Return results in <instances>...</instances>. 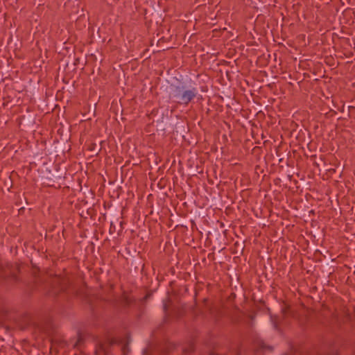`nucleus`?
I'll return each instance as SVG.
<instances>
[{
    "label": "nucleus",
    "instance_id": "f257e3e1",
    "mask_svg": "<svg viewBox=\"0 0 355 355\" xmlns=\"http://www.w3.org/2000/svg\"><path fill=\"white\" fill-rule=\"evenodd\" d=\"M198 94V90L193 87L180 84L172 88L171 96L178 103L188 104Z\"/></svg>",
    "mask_w": 355,
    "mask_h": 355
},
{
    "label": "nucleus",
    "instance_id": "f03ea898",
    "mask_svg": "<svg viewBox=\"0 0 355 355\" xmlns=\"http://www.w3.org/2000/svg\"><path fill=\"white\" fill-rule=\"evenodd\" d=\"M121 340H119L118 338H110V340H109V343L110 345L112 344H119V343H121Z\"/></svg>",
    "mask_w": 355,
    "mask_h": 355
},
{
    "label": "nucleus",
    "instance_id": "7ed1b4c3",
    "mask_svg": "<svg viewBox=\"0 0 355 355\" xmlns=\"http://www.w3.org/2000/svg\"><path fill=\"white\" fill-rule=\"evenodd\" d=\"M102 347V349H103V350H104V351H106V350H107V349H106V347H105V346L102 345V347Z\"/></svg>",
    "mask_w": 355,
    "mask_h": 355
}]
</instances>
